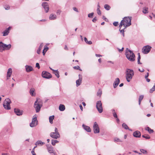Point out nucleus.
Returning a JSON list of instances; mask_svg holds the SVG:
<instances>
[{
	"mask_svg": "<svg viewBox=\"0 0 155 155\" xmlns=\"http://www.w3.org/2000/svg\"><path fill=\"white\" fill-rule=\"evenodd\" d=\"M93 128V131L94 133H98L100 132L99 128L98 125L97 123L96 122H95L94 123Z\"/></svg>",
	"mask_w": 155,
	"mask_h": 155,
	"instance_id": "nucleus-11",
	"label": "nucleus"
},
{
	"mask_svg": "<svg viewBox=\"0 0 155 155\" xmlns=\"http://www.w3.org/2000/svg\"><path fill=\"white\" fill-rule=\"evenodd\" d=\"M14 111L16 114L17 115H21L22 114V111H21L18 109H15Z\"/></svg>",
	"mask_w": 155,
	"mask_h": 155,
	"instance_id": "nucleus-18",
	"label": "nucleus"
},
{
	"mask_svg": "<svg viewBox=\"0 0 155 155\" xmlns=\"http://www.w3.org/2000/svg\"><path fill=\"white\" fill-rule=\"evenodd\" d=\"M113 25L115 26H117L118 25V22H114L113 23Z\"/></svg>",
	"mask_w": 155,
	"mask_h": 155,
	"instance_id": "nucleus-48",
	"label": "nucleus"
},
{
	"mask_svg": "<svg viewBox=\"0 0 155 155\" xmlns=\"http://www.w3.org/2000/svg\"><path fill=\"white\" fill-rule=\"evenodd\" d=\"M122 126L123 128H124L125 129H129V127H128L127 125L125 123H123Z\"/></svg>",
	"mask_w": 155,
	"mask_h": 155,
	"instance_id": "nucleus-37",
	"label": "nucleus"
},
{
	"mask_svg": "<svg viewBox=\"0 0 155 155\" xmlns=\"http://www.w3.org/2000/svg\"><path fill=\"white\" fill-rule=\"evenodd\" d=\"M97 19L96 17H94L92 20V21L94 22H95L97 20Z\"/></svg>",
	"mask_w": 155,
	"mask_h": 155,
	"instance_id": "nucleus-51",
	"label": "nucleus"
},
{
	"mask_svg": "<svg viewBox=\"0 0 155 155\" xmlns=\"http://www.w3.org/2000/svg\"><path fill=\"white\" fill-rule=\"evenodd\" d=\"M50 69L52 70L53 71V73L55 75L57 76L58 78H59V72L58 70H54L52 69V68H50Z\"/></svg>",
	"mask_w": 155,
	"mask_h": 155,
	"instance_id": "nucleus-23",
	"label": "nucleus"
},
{
	"mask_svg": "<svg viewBox=\"0 0 155 155\" xmlns=\"http://www.w3.org/2000/svg\"><path fill=\"white\" fill-rule=\"evenodd\" d=\"M10 7L9 6H7L6 8H5L6 10H8L9 9Z\"/></svg>",
	"mask_w": 155,
	"mask_h": 155,
	"instance_id": "nucleus-60",
	"label": "nucleus"
},
{
	"mask_svg": "<svg viewBox=\"0 0 155 155\" xmlns=\"http://www.w3.org/2000/svg\"><path fill=\"white\" fill-rule=\"evenodd\" d=\"M98 61L100 63H101V58L99 59L98 60Z\"/></svg>",
	"mask_w": 155,
	"mask_h": 155,
	"instance_id": "nucleus-64",
	"label": "nucleus"
},
{
	"mask_svg": "<svg viewBox=\"0 0 155 155\" xmlns=\"http://www.w3.org/2000/svg\"><path fill=\"white\" fill-rule=\"evenodd\" d=\"M42 76L43 78L47 79H49L52 77L51 74L46 71H43L42 72Z\"/></svg>",
	"mask_w": 155,
	"mask_h": 155,
	"instance_id": "nucleus-9",
	"label": "nucleus"
},
{
	"mask_svg": "<svg viewBox=\"0 0 155 155\" xmlns=\"http://www.w3.org/2000/svg\"><path fill=\"white\" fill-rule=\"evenodd\" d=\"M155 90V83L153 87L151 88L150 91V93H152Z\"/></svg>",
	"mask_w": 155,
	"mask_h": 155,
	"instance_id": "nucleus-42",
	"label": "nucleus"
},
{
	"mask_svg": "<svg viewBox=\"0 0 155 155\" xmlns=\"http://www.w3.org/2000/svg\"><path fill=\"white\" fill-rule=\"evenodd\" d=\"M37 117L36 115L33 116L32 119V122L30 123V125L31 127H33L37 125L38 121L37 120Z\"/></svg>",
	"mask_w": 155,
	"mask_h": 155,
	"instance_id": "nucleus-8",
	"label": "nucleus"
},
{
	"mask_svg": "<svg viewBox=\"0 0 155 155\" xmlns=\"http://www.w3.org/2000/svg\"><path fill=\"white\" fill-rule=\"evenodd\" d=\"M79 107H80V108L81 109V110L82 111V110H83V107H82V105H79Z\"/></svg>",
	"mask_w": 155,
	"mask_h": 155,
	"instance_id": "nucleus-55",
	"label": "nucleus"
},
{
	"mask_svg": "<svg viewBox=\"0 0 155 155\" xmlns=\"http://www.w3.org/2000/svg\"><path fill=\"white\" fill-rule=\"evenodd\" d=\"M114 142H122V141L120 140L118 138H115L114 139Z\"/></svg>",
	"mask_w": 155,
	"mask_h": 155,
	"instance_id": "nucleus-38",
	"label": "nucleus"
},
{
	"mask_svg": "<svg viewBox=\"0 0 155 155\" xmlns=\"http://www.w3.org/2000/svg\"><path fill=\"white\" fill-rule=\"evenodd\" d=\"M11 28L10 27H9L5 30L2 33L3 34V36L7 35L9 33V31L10 30Z\"/></svg>",
	"mask_w": 155,
	"mask_h": 155,
	"instance_id": "nucleus-17",
	"label": "nucleus"
},
{
	"mask_svg": "<svg viewBox=\"0 0 155 155\" xmlns=\"http://www.w3.org/2000/svg\"><path fill=\"white\" fill-rule=\"evenodd\" d=\"M146 130H147L150 133H152L153 132V130L151 129L149 127H147L146 128Z\"/></svg>",
	"mask_w": 155,
	"mask_h": 155,
	"instance_id": "nucleus-31",
	"label": "nucleus"
},
{
	"mask_svg": "<svg viewBox=\"0 0 155 155\" xmlns=\"http://www.w3.org/2000/svg\"><path fill=\"white\" fill-rule=\"evenodd\" d=\"M131 18L129 17H125L120 23L119 26L120 31V32L122 33L124 37V30L131 25Z\"/></svg>",
	"mask_w": 155,
	"mask_h": 155,
	"instance_id": "nucleus-1",
	"label": "nucleus"
},
{
	"mask_svg": "<svg viewBox=\"0 0 155 155\" xmlns=\"http://www.w3.org/2000/svg\"><path fill=\"white\" fill-rule=\"evenodd\" d=\"M36 67L38 68L39 69L40 68V67L39 66V64L38 63H37L36 64Z\"/></svg>",
	"mask_w": 155,
	"mask_h": 155,
	"instance_id": "nucleus-50",
	"label": "nucleus"
},
{
	"mask_svg": "<svg viewBox=\"0 0 155 155\" xmlns=\"http://www.w3.org/2000/svg\"><path fill=\"white\" fill-rule=\"evenodd\" d=\"M82 104L84 106H86V104L85 102H83Z\"/></svg>",
	"mask_w": 155,
	"mask_h": 155,
	"instance_id": "nucleus-63",
	"label": "nucleus"
},
{
	"mask_svg": "<svg viewBox=\"0 0 155 155\" xmlns=\"http://www.w3.org/2000/svg\"><path fill=\"white\" fill-rule=\"evenodd\" d=\"M50 136L53 138L57 139L60 137V135L58 132H52L50 134Z\"/></svg>",
	"mask_w": 155,
	"mask_h": 155,
	"instance_id": "nucleus-12",
	"label": "nucleus"
},
{
	"mask_svg": "<svg viewBox=\"0 0 155 155\" xmlns=\"http://www.w3.org/2000/svg\"><path fill=\"white\" fill-rule=\"evenodd\" d=\"M97 12L98 15H101V11H100V9H99V8H97Z\"/></svg>",
	"mask_w": 155,
	"mask_h": 155,
	"instance_id": "nucleus-45",
	"label": "nucleus"
},
{
	"mask_svg": "<svg viewBox=\"0 0 155 155\" xmlns=\"http://www.w3.org/2000/svg\"><path fill=\"white\" fill-rule=\"evenodd\" d=\"M84 40L87 43V44L88 45H91L92 44V42L90 41H88L87 38L86 37H84Z\"/></svg>",
	"mask_w": 155,
	"mask_h": 155,
	"instance_id": "nucleus-34",
	"label": "nucleus"
},
{
	"mask_svg": "<svg viewBox=\"0 0 155 155\" xmlns=\"http://www.w3.org/2000/svg\"><path fill=\"white\" fill-rule=\"evenodd\" d=\"M104 8L106 10H108L110 9V7L109 5L107 4H106L104 5Z\"/></svg>",
	"mask_w": 155,
	"mask_h": 155,
	"instance_id": "nucleus-35",
	"label": "nucleus"
},
{
	"mask_svg": "<svg viewBox=\"0 0 155 155\" xmlns=\"http://www.w3.org/2000/svg\"><path fill=\"white\" fill-rule=\"evenodd\" d=\"M126 78L127 81L128 82H130L134 75V72L132 70L128 69L126 71Z\"/></svg>",
	"mask_w": 155,
	"mask_h": 155,
	"instance_id": "nucleus-4",
	"label": "nucleus"
},
{
	"mask_svg": "<svg viewBox=\"0 0 155 155\" xmlns=\"http://www.w3.org/2000/svg\"><path fill=\"white\" fill-rule=\"evenodd\" d=\"M95 55L96 57H101L102 56V55H100V54H95Z\"/></svg>",
	"mask_w": 155,
	"mask_h": 155,
	"instance_id": "nucleus-57",
	"label": "nucleus"
},
{
	"mask_svg": "<svg viewBox=\"0 0 155 155\" xmlns=\"http://www.w3.org/2000/svg\"><path fill=\"white\" fill-rule=\"evenodd\" d=\"M25 67L26 71L28 72L32 71L33 70V68L31 66H29L28 65H26L25 66Z\"/></svg>",
	"mask_w": 155,
	"mask_h": 155,
	"instance_id": "nucleus-20",
	"label": "nucleus"
},
{
	"mask_svg": "<svg viewBox=\"0 0 155 155\" xmlns=\"http://www.w3.org/2000/svg\"><path fill=\"white\" fill-rule=\"evenodd\" d=\"M140 151L141 152L143 153H147V151L146 150L144 149H140Z\"/></svg>",
	"mask_w": 155,
	"mask_h": 155,
	"instance_id": "nucleus-44",
	"label": "nucleus"
},
{
	"mask_svg": "<svg viewBox=\"0 0 155 155\" xmlns=\"http://www.w3.org/2000/svg\"><path fill=\"white\" fill-rule=\"evenodd\" d=\"M44 144V143L41 142V141H37L35 145H43Z\"/></svg>",
	"mask_w": 155,
	"mask_h": 155,
	"instance_id": "nucleus-32",
	"label": "nucleus"
},
{
	"mask_svg": "<svg viewBox=\"0 0 155 155\" xmlns=\"http://www.w3.org/2000/svg\"><path fill=\"white\" fill-rule=\"evenodd\" d=\"M35 89L33 88H31L30 89V94L31 96H35Z\"/></svg>",
	"mask_w": 155,
	"mask_h": 155,
	"instance_id": "nucleus-21",
	"label": "nucleus"
},
{
	"mask_svg": "<svg viewBox=\"0 0 155 155\" xmlns=\"http://www.w3.org/2000/svg\"><path fill=\"white\" fill-rule=\"evenodd\" d=\"M83 127L84 129L88 132H91V130L90 129V127L87 126H86L84 124L83 125Z\"/></svg>",
	"mask_w": 155,
	"mask_h": 155,
	"instance_id": "nucleus-22",
	"label": "nucleus"
},
{
	"mask_svg": "<svg viewBox=\"0 0 155 155\" xmlns=\"http://www.w3.org/2000/svg\"><path fill=\"white\" fill-rule=\"evenodd\" d=\"M12 73V70L11 68H9L7 72V79H9V78L11 76Z\"/></svg>",
	"mask_w": 155,
	"mask_h": 155,
	"instance_id": "nucleus-15",
	"label": "nucleus"
},
{
	"mask_svg": "<svg viewBox=\"0 0 155 155\" xmlns=\"http://www.w3.org/2000/svg\"><path fill=\"white\" fill-rule=\"evenodd\" d=\"M149 74L148 73H147V74L146 75H145V78L146 79H147V78H148V77L149 76Z\"/></svg>",
	"mask_w": 155,
	"mask_h": 155,
	"instance_id": "nucleus-54",
	"label": "nucleus"
},
{
	"mask_svg": "<svg viewBox=\"0 0 155 155\" xmlns=\"http://www.w3.org/2000/svg\"><path fill=\"white\" fill-rule=\"evenodd\" d=\"M139 70L141 72H143L144 71V70L143 69H142V70L139 69Z\"/></svg>",
	"mask_w": 155,
	"mask_h": 155,
	"instance_id": "nucleus-59",
	"label": "nucleus"
},
{
	"mask_svg": "<svg viewBox=\"0 0 155 155\" xmlns=\"http://www.w3.org/2000/svg\"><path fill=\"white\" fill-rule=\"evenodd\" d=\"M93 13H91L89 14L88 15V17L89 18H91L93 16Z\"/></svg>",
	"mask_w": 155,
	"mask_h": 155,
	"instance_id": "nucleus-47",
	"label": "nucleus"
},
{
	"mask_svg": "<svg viewBox=\"0 0 155 155\" xmlns=\"http://www.w3.org/2000/svg\"><path fill=\"white\" fill-rule=\"evenodd\" d=\"M120 81L119 78H117L116 79L113 85L114 88H115L117 86L119 83Z\"/></svg>",
	"mask_w": 155,
	"mask_h": 155,
	"instance_id": "nucleus-19",
	"label": "nucleus"
},
{
	"mask_svg": "<svg viewBox=\"0 0 155 155\" xmlns=\"http://www.w3.org/2000/svg\"><path fill=\"white\" fill-rule=\"evenodd\" d=\"M54 115H52L50 116L49 117V119L50 123L52 124L53 123V120L54 119Z\"/></svg>",
	"mask_w": 155,
	"mask_h": 155,
	"instance_id": "nucleus-27",
	"label": "nucleus"
},
{
	"mask_svg": "<svg viewBox=\"0 0 155 155\" xmlns=\"http://www.w3.org/2000/svg\"><path fill=\"white\" fill-rule=\"evenodd\" d=\"M73 68L75 70H78L81 71H82V70L80 68V67L78 66L74 67Z\"/></svg>",
	"mask_w": 155,
	"mask_h": 155,
	"instance_id": "nucleus-40",
	"label": "nucleus"
},
{
	"mask_svg": "<svg viewBox=\"0 0 155 155\" xmlns=\"http://www.w3.org/2000/svg\"><path fill=\"white\" fill-rule=\"evenodd\" d=\"M73 9L75 11L77 12H78V11L77 9L76 8L74 7V8H73Z\"/></svg>",
	"mask_w": 155,
	"mask_h": 155,
	"instance_id": "nucleus-52",
	"label": "nucleus"
},
{
	"mask_svg": "<svg viewBox=\"0 0 155 155\" xmlns=\"http://www.w3.org/2000/svg\"><path fill=\"white\" fill-rule=\"evenodd\" d=\"M64 50H68V48L66 45H65V46H64Z\"/></svg>",
	"mask_w": 155,
	"mask_h": 155,
	"instance_id": "nucleus-53",
	"label": "nucleus"
},
{
	"mask_svg": "<svg viewBox=\"0 0 155 155\" xmlns=\"http://www.w3.org/2000/svg\"><path fill=\"white\" fill-rule=\"evenodd\" d=\"M138 57L137 58V60H138V64H140L141 63L140 62V53H138Z\"/></svg>",
	"mask_w": 155,
	"mask_h": 155,
	"instance_id": "nucleus-43",
	"label": "nucleus"
},
{
	"mask_svg": "<svg viewBox=\"0 0 155 155\" xmlns=\"http://www.w3.org/2000/svg\"><path fill=\"white\" fill-rule=\"evenodd\" d=\"M65 107L64 105L60 104L59 107V110L61 111H63L65 110Z\"/></svg>",
	"mask_w": 155,
	"mask_h": 155,
	"instance_id": "nucleus-24",
	"label": "nucleus"
},
{
	"mask_svg": "<svg viewBox=\"0 0 155 155\" xmlns=\"http://www.w3.org/2000/svg\"><path fill=\"white\" fill-rule=\"evenodd\" d=\"M101 94L102 92L101 91H99L97 93V95L98 96L100 97Z\"/></svg>",
	"mask_w": 155,
	"mask_h": 155,
	"instance_id": "nucleus-49",
	"label": "nucleus"
},
{
	"mask_svg": "<svg viewBox=\"0 0 155 155\" xmlns=\"http://www.w3.org/2000/svg\"><path fill=\"white\" fill-rule=\"evenodd\" d=\"M123 85H124V84H123V83H122L120 84V85H119V86H120V87H122V86H123Z\"/></svg>",
	"mask_w": 155,
	"mask_h": 155,
	"instance_id": "nucleus-62",
	"label": "nucleus"
},
{
	"mask_svg": "<svg viewBox=\"0 0 155 155\" xmlns=\"http://www.w3.org/2000/svg\"><path fill=\"white\" fill-rule=\"evenodd\" d=\"M113 114L114 117L116 118H117V116L114 110H113Z\"/></svg>",
	"mask_w": 155,
	"mask_h": 155,
	"instance_id": "nucleus-41",
	"label": "nucleus"
},
{
	"mask_svg": "<svg viewBox=\"0 0 155 155\" xmlns=\"http://www.w3.org/2000/svg\"><path fill=\"white\" fill-rule=\"evenodd\" d=\"M11 101L9 98L5 99L3 102V106L4 108L7 110H9L11 109L10 104Z\"/></svg>",
	"mask_w": 155,
	"mask_h": 155,
	"instance_id": "nucleus-6",
	"label": "nucleus"
},
{
	"mask_svg": "<svg viewBox=\"0 0 155 155\" xmlns=\"http://www.w3.org/2000/svg\"><path fill=\"white\" fill-rule=\"evenodd\" d=\"M125 54L127 58L129 61H133L135 60V55L128 48L126 49Z\"/></svg>",
	"mask_w": 155,
	"mask_h": 155,
	"instance_id": "nucleus-2",
	"label": "nucleus"
},
{
	"mask_svg": "<svg viewBox=\"0 0 155 155\" xmlns=\"http://www.w3.org/2000/svg\"><path fill=\"white\" fill-rule=\"evenodd\" d=\"M146 79V80H147V82H149L150 81V79H148V78H147Z\"/></svg>",
	"mask_w": 155,
	"mask_h": 155,
	"instance_id": "nucleus-61",
	"label": "nucleus"
},
{
	"mask_svg": "<svg viewBox=\"0 0 155 155\" xmlns=\"http://www.w3.org/2000/svg\"><path fill=\"white\" fill-rule=\"evenodd\" d=\"M48 152L50 153H53L54 152V150L52 147L50 146L48 147Z\"/></svg>",
	"mask_w": 155,
	"mask_h": 155,
	"instance_id": "nucleus-26",
	"label": "nucleus"
},
{
	"mask_svg": "<svg viewBox=\"0 0 155 155\" xmlns=\"http://www.w3.org/2000/svg\"><path fill=\"white\" fill-rule=\"evenodd\" d=\"M48 48L47 46H45V47L43 51V54L44 55H45L46 52L48 50Z\"/></svg>",
	"mask_w": 155,
	"mask_h": 155,
	"instance_id": "nucleus-30",
	"label": "nucleus"
},
{
	"mask_svg": "<svg viewBox=\"0 0 155 155\" xmlns=\"http://www.w3.org/2000/svg\"><path fill=\"white\" fill-rule=\"evenodd\" d=\"M96 108L99 113H102L103 111L102 104L101 101H98L96 104Z\"/></svg>",
	"mask_w": 155,
	"mask_h": 155,
	"instance_id": "nucleus-7",
	"label": "nucleus"
},
{
	"mask_svg": "<svg viewBox=\"0 0 155 155\" xmlns=\"http://www.w3.org/2000/svg\"><path fill=\"white\" fill-rule=\"evenodd\" d=\"M142 137L143 138H144L146 139H149L150 138V137L148 135L145 134L143 135L142 136Z\"/></svg>",
	"mask_w": 155,
	"mask_h": 155,
	"instance_id": "nucleus-39",
	"label": "nucleus"
},
{
	"mask_svg": "<svg viewBox=\"0 0 155 155\" xmlns=\"http://www.w3.org/2000/svg\"><path fill=\"white\" fill-rule=\"evenodd\" d=\"M31 153L33 155H36V154L35 152L34 148L33 149L31 152Z\"/></svg>",
	"mask_w": 155,
	"mask_h": 155,
	"instance_id": "nucleus-46",
	"label": "nucleus"
},
{
	"mask_svg": "<svg viewBox=\"0 0 155 155\" xmlns=\"http://www.w3.org/2000/svg\"><path fill=\"white\" fill-rule=\"evenodd\" d=\"M42 6L45 9V10L46 11V12H48L49 10V8L47 3H43L42 4Z\"/></svg>",
	"mask_w": 155,
	"mask_h": 155,
	"instance_id": "nucleus-13",
	"label": "nucleus"
},
{
	"mask_svg": "<svg viewBox=\"0 0 155 155\" xmlns=\"http://www.w3.org/2000/svg\"><path fill=\"white\" fill-rule=\"evenodd\" d=\"M43 45L42 43H41L40 45L39 48H38V49L37 50V52L38 54H40L41 50L42 49V48L43 46Z\"/></svg>",
	"mask_w": 155,
	"mask_h": 155,
	"instance_id": "nucleus-28",
	"label": "nucleus"
},
{
	"mask_svg": "<svg viewBox=\"0 0 155 155\" xmlns=\"http://www.w3.org/2000/svg\"><path fill=\"white\" fill-rule=\"evenodd\" d=\"M143 98V96L142 95H140L139 98V104L140 105L141 102Z\"/></svg>",
	"mask_w": 155,
	"mask_h": 155,
	"instance_id": "nucleus-33",
	"label": "nucleus"
},
{
	"mask_svg": "<svg viewBox=\"0 0 155 155\" xmlns=\"http://www.w3.org/2000/svg\"><path fill=\"white\" fill-rule=\"evenodd\" d=\"M151 47L149 45L144 46L142 49V52L144 54H147L150 51Z\"/></svg>",
	"mask_w": 155,
	"mask_h": 155,
	"instance_id": "nucleus-10",
	"label": "nucleus"
},
{
	"mask_svg": "<svg viewBox=\"0 0 155 155\" xmlns=\"http://www.w3.org/2000/svg\"><path fill=\"white\" fill-rule=\"evenodd\" d=\"M124 48H122V49H119V52H120H120H121V51H123V50H124Z\"/></svg>",
	"mask_w": 155,
	"mask_h": 155,
	"instance_id": "nucleus-56",
	"label": "nucleus"
},
{
	"mask_svg": "<svg viewBox=\"0 0 155 155\" xmlns=\"http://www.w3.org/2000/svg\"><path fill=\"white\" fill-rule=\"evenodd\" d=\"M148 8L147 7H144L143 8V12L144 14H146L148 12Z\"/></svg>",
	"mask_w": 155,
	"mask_h": 155,
	"instance_id": "nucleus-29",
	"label": "nucleus"
},
{
	"mask_svg": "<svg viewBox=\"0 0 155 155\" xmlns=\"http://www.w3.org/2000/svg\"><path fill=\"white\" fill-rule=\"evenodd\" d=\"M59 142L57 140H52L51 141V144L53 146H54L56 143H58Z\"/></svg>",
	"mask_w": 155,
	"mask_h": 155,
	"instance_id": "nucleus-36",
	"label": "nucleus"
},
{
	"mask_svg": "<svg viewBox=\"0 0 155 155\" xmlns=\"http://www.w3.org/2000/svg\"><path fill=\"white\" fill-rule=\"evenodd\" d=\"M55 132H58V129L57 128H55Z\"/></svg>",
	"mask_w": 155,
	"mask_h": 155,
	"instance_id": "nucleus-58",
	"label": "nucleus"
},
{
	"mask_svg": "<svg viewBox=\"0 0 155 155\" xmlns=\"http://www.w3.org/2000/svg\"><path fill=\"white\" fill-rule=\"evenodd\" d=\"M42 101L40 99L37 98L34 106L36 112H38L40 111L41 107L42 106Z\"/></svg>",
	"mask_w": 155,
	"mask_h": 155,
	"instance_id": "nucleus-3",
	"label": "nucleus"
},
{
	"mask_svg": "<svg viewBox=\"0 0 155 155\" xmlns=\"http://www.w3.org/2000/svg\"><path fill=\"white\" fill-rule=\"evenodd\" d=\"M79 79L76 81V85L77 87L81 84L82 81V76L81 75L79 74Z\"/></svg>",
	"mask_w": 155,
	"mask_h": 155,
	"instance_id": "nucleus-14",
	"label": "nucleus"
},
{
	"mask_svg": "<svg viewBox=\"0 0 155 155\" xmlns=\"http://www.w3.org/2000/svg\"><path fill=\"white\" fill-rule=\"evenodd\" d=\"M133 135L135 137H140L141 136V133L139 131L137 130L134 132Z\"/></svg>",
	"mask_w": 155,
	"mask_h": 155,
	"instance_id": "nucleus-16",
	"label": "nucleus"
},
{
	"mask_svg": "<svg viewBox=\"0 0 155 155\" xmlns=\"http://www.w3.org/2000/svg\"><path fill=\"white\" fill-rule=\"evenodd\" d=\"M49 18L50 20H54L56 18V16L55 15H54V14H51L50 15Z\"/></svg>",
	"mask_w": 155,
	"mask_h": 155,
	"instance_id": "nucleus-25",
	"label": "nucleus"
},
{
	"mask_svg": "<svg viewBox=\"0 0 155 155\" xmlns=\"http://www.w3.org/2000/svg\"><path fill=\"white\" fill-rule=\"evenodd\" d=\"M11 47V45L10 44L6 45L3 44L2 42H0V51L1 52L5 50H9Z\"/></svg>",
	"mask_w": 155,
	"mask_h": 155,
	"instance_id": "nucleus-5",
	"label": "nucleus"
}]
</instances>
